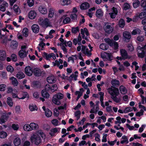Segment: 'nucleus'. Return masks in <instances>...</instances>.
<instances>
[{
  "label": "nucleus",
  "instance_id": "obj_1",
  "mask_svg": "<svg viewBox=\"0 0 146 146\" xmlns=\"http://www.w3.org/2000/svg\"><path fill=\"white\" fill-rule=\"evenodd\" d=\"M38 22L39 25L44 27H47L51 26L50 22L47 18L43 19L42 18H40Z\"/></svg>",
  "mask_w": 146,
  "mask_h": 146
},
{
  "label": "nucleus",
  "instance_id": "obj_2",
  "mask_svg": "<svg viewBox=\"0 0 146 146\" xmlns=\"http://www.w3.org/2000/svg\"><path fill=\"white\" fill-rule=\"evenodd\" d=\"M63 97V95L60 93L55 94L53 97L52 102L56 105H59L60 104V102L59 100L62 99Z\"/></svg>",
  "mask_w": 146,
  "mask_h": 146
},
{
  "label": "nucleus",
  "instance_id": "obj_3",
  "mask_svg": "<svg viewBox=\"0 0 146 146\" xmlns=\"http://www.w3.org/2000/svg\"><path fill=\"white\" fill-rule=\"evenodd\" d=\"M26 48L27 46L25 45L21 46V49L20 50L18 53L19 55L21 58H23L27 56L28 51H26Z\"/></svg>",
  "mask_w": 146,
  "mask_h": 146
},
{
  "label": "nucleus",
  "instance_id": "obj_4",
  "mask_svg": "<svg viewBox=\"0 0 146 146\" xmlns=\"http://www.w3.org/2000/svg\"><path fill=\"white\" fill-rule=\"evenodd\" d=\"M145 47H141L140 46H138L137 51V55L138 57L141 58L144 57L145 54Z\"/></svg>",
  "mask_w": 146,
  "mask_h": 146
},
{
  "label": "nucleus",
  "instance_id": "obj_5",
  "mask_svg": "<svg viewBox=\"0 0 146 146\" xmlns=\"http://www.w3.org/2000/svg\"><path fill=\"white\" fill-rule=\"evenodd\" d=\"M108 91L112 96H117L119 94L118 89L112 86L108 89Z\"/></svg>",
  "mask_w": 146,
  "mask_h": 146
},
{
  "label": "nucleus",
  "instance_id": "obj_6",
  "mask_svg": "<svg viewBox=\"0 0 146 146\" xmlns=\"http://www.w3.org/2000/svg\"><path fill=\"white\" fill-rule=\"evenodd\" d=\"M31 140L32 143H34L36 145H38L41 142L39 136L36 134H33L32 136Z\"/></svg>",
  "mask_w": 146,
  "mask_h": 146
},
{
  "label": "nucleus",
  "instance_id": "obj_7",
  "mask_svg": "<svg viewBox=\"0 0 146 146\" xmlns=\"http://www.w3.org/2000/svg\"><path fill=\"white\" fill-rule=\"evenodd\" d=\"M105 42L108 43L111 46H114L115 49H117L118 47V44L117 42L113 40H111L109 38H105L104 39Z\"/></svg>",
  "mask_w": 146,
  "mask_h": 146
},
{
  "label": "nucleus",
  "instance_id": "obj_8",
  "mask_svg": "<svg viewBox=\"0 0 146 146\" xmlns=\"http://www.w3.org/2000/svg\"><path fill=\"white\" fill-rule=\"evenodd\" d=\"M108 23H106L104 27V30L105 32L108 33H112L113 30V27L111 25H109Z\"/></svg>",
  "mask_w": 146,
  "mask_h": 146
},
{
  "label": "nucleus",
  "instance_id": "obj_9",
  "mask_svg": "<svg viewBox=\"0 0 146 146\" xmlns=\"http://www.w3.org/2000/svg\"><path fill=\"white\" fill-rule=\"evenodd\" d=\"M123 39L124 41L128 42L131 38V34L130 33L125 31L123 33Z\"/></svg>",
  "mask_w": 146,
  "mask_h": 146
},
{
  "label": "nucleus",
  "instance_id": "obj_10",
  "mask_svg": "<svg viewBox=\"0 0 146 146\" xmlns=\"http://www.w3.org/2000/svg\"><path fill=\"white\" fill-rule=\"evenodd\" d=\"M120 52L121 56L122 57V58H123V59L125 60L127 58L130 59L131 58V56H128L127 51L125 49H121L120 50Z\"/></svg>",
  "mask_w": 146,
  "mask_h": 146
},
{
  "label": "nucleus",
  "instance_id": "obj_11",
  "mask_svg": "<svg viewBox=\"0 0 146 146\" xmlns=\"http://www.w3.org/2000/svg\"><path fill=\"white\" fill-rule=\"evenodd\" d=\"M9 117V116L8 115V114H4L2 115L0 118L1 124L4 123L6 121Z\"/></svg>",
  "mask_w": 146,
  "mask_h": 146
},
{
  "label": "nucleus",
  "instance_id": "obj_12",
  "mask_svg": "<svg viewBox=\"0 0 146 146\" xmlns=\"http://www.w3.org/2000/svg\"><path fill=\"white\" fill-rule=\"evenodd\" d=\"M25 74L29 76H31L33 73V71L32 70L31 68L29 66L26 67L25 69Z\"/></svg>",
  "mask_w": 146,
  "mask_h": 146
},
{
  "label": "nucleus",
  "instance_id": "obj_13",
  "mask_svg": "<svg viewBox=\"0 0 146 146\" xmlns=\"http://www.w3.org/2000/svg\"><path fill=\"white\" fill-rule=\"evenodd\" d=\"M6 53L3 50H0V60L1 61L5 60L6 58Z\"/></svg>",
  "mask_w": 146,
  "mask_h": 146
},
{
  "label": "nucleus",
  "instance_id": "obj_14",
  "mask_svg": "<svg viewBox=\"0 0 146 146\" xmlns=\"http://www.w3.org/2000/svg\"><path fill=\"white\" fill-rule=\"evenodd\" d=\"M33 73L35 76L38 77L41 76L42 72L39 69L36 68L33 69Z\"/></svg>",
  "mask_w": 146,
  "mask_h": 146
},
{
  "label": "nucleus",
  "instance_id": "obj_15",
  "mask_svg": "<svg viewBox=\"0 0 146 146\" xmlns=\"http://www.w3.org/2000/svg\"><path fill=\"white\" fill-rule=\"evenodd\" d=\"M8 5L6 2H3V3L0 5V10L4 12L6 10V7L8 6Z\"/></svg>",
  "mask_w": 146,
  "mask_h": 146
},
{
  "label": "nucleus",
  "instance_id": "obj_16",
  "mask_svg": "<svg viewBox=\"0 0 146 146\" xmlns=\"http://www.w3.org/2000/svg\"><path fill=\"white\" fill-rule=\"evenodd\" d=\"M47 80L49 83L52 84L55 82L56 79L54 76H50L47 78Z\"/></svg>",
  "mask_w": 146,
  "mask_h": 146
},
{
  "label": "nucleus",
  "instance_id": "obj_17",
  "mask_svg": "<svg viewBox=\"0 0 146 146\" xmlns=\"http://www.w3.org/2000/svg\"><path fill=\"white\" fill-rule=\"evenodd\" d=\"M31 29L35 33H38L39 30V26L36 24L33 25L31 27Z\"/></svg>",
  "mask_w": 146,
  "mask_h": 146
},
{
  "label": "nucleus",
  "instance_id": "obj_18",
  "mask_svg": "<svg viewBox=\"0 0 146 146\" xmlns=\"http://www.w3.org/2000/svg\"><path fill=\"white\" fill-rule=\"evenodd\" d=\"M36 12L34 11H31L29 13V18L31 19H34L36 16Z\"/></svg>",
  "mask_w": 146,
  "mask_h": 146
},
{
  "label": "nucleus",
  "instance_id": "obj_19",
  "mask_svg": "<svg viewBox=\"0 0 146 146\" xmlns=\"http://www.w3.org/2000/svg\"><path fill=\"white\" fill-rule=\"evenodd\" d=\"M30 127H31V130H36L38 128V126L37 124L34 123H31L30 124Z\"/></svg>",
  "mask_w": 146,
  "mask_h": 146
},
{
  "label": "nucleus",
  "instance_id": "obj_20",
  "mask_svg": "<svg viewBox=\"0 0 146 146\" xmlns=\"http://www.w3.org/2000/svg\"><path fill=\"white\" fill-rule=\"evenodd\" d=\"M90 7L89 4L87 2H85L82 4L80 6V8L81 9H86Z\"/></svg>",
  "mask_w": 146,
  "mask_h": 146
},
{
  "label": "nucleus",
  "instance_id": "obj_21",
  "mask_svg": "<svg viewBox=\"0 0 146 146\" xmlns=\"http://www.w3.org/2000/svg\"><path fill=\"white\" fill-rule=\"evenodd\" d=\"M38 10L40 13L43 14H46L47 12L45 7L42 6H40L39 7Z\"/></svg>",
  "mask_w": 146,
  "mask_h": 146
},
{
  "label": "nucleus",
  "instance_id": "obj_22",
  "mask_svg": "<svg viewBox=\"0 0 146 146\" xmlns=\"http://www.w3.org/2000/svg\"><path fill=\"white\" fill-rule=\"evenodd\" d=\"M111 84L113 87H117L120 85V82L118 80L114 79L111 81Z\"/></svg>",
  "mask_w": 146,
  "mask_h": 146
},
{
  "label": "nucleus",
  "instance_id": "obj_23",
  "mask_svg": "<svg viewBox=\"0 0 146 146\" xmlns=\"http://www.w3.org/2000/svg\"><path fill=\"white\" fill-rule=\"evenodd\" d=\"M119 89L120 93L123 94H125L127 93V90L126 88L123 86H120Z\"/></svg>",
  "mask_w": 146,
  "mask_h": 146
},
{
  "label": "nucleus",
  "instance_id": "obj_24",
  "mask_svg": "<svg viewBox=\"0 0 146 146\" xmlns=\"http://www.w3.org/2000/svg\"><path fill=\"white\" fill-rule=\"evenodd\" d=\"M96 15L97 17H100L103 15V12L100 9L97 10Z\"/></svg>",
  "mask_w": 146,
  "mask_h": 146
},
{
  "label": "nucleus",
  "instance_id": "obj_25",
  "mask_svg": "<svg viewBox=\"0 0 146 146\" xmlns=\"http://www.w3.org/2000/svg\"><path fill=\"white\" fill-rule=\"evenodd\" d=\"M18 43L15 40H13L11 42V47L13 49H16L17 48Z\"/></svg>",
  "mask_w": 146,
  "mask_h": 146
},
{
  "label": "nucleus",
  "instance_id": "obj_26",
  "mask_svg": "<svg viewBox=\"0 0 146 146\" xmlns=\"http://www.w3.org/2000/svg\"><path fill=\"white\" fill-rule=\"evenodd\" d=\"M41 94L43 97L46 98H48L50 96L49 94L44 90H42L41 91Z\"/></svg>",
  "mask_w": 146,
  "mask_h": 146
},
{
  "label": "nucleus",
  "instance_id": "obj_27",
  "mask_svg": "<svg viewBox=\"0 0 146 146\" xmlns=\"http://www.w3.org/2000/svg\"><path fill=\"white\" fill-rule=\"evenodd\" d=\"M13 143L15 146H18L21 143L20 139L18 137H16L14 140Z\"/></svg>",
  "mask_w": 146,
  "mask_h": 146
},
{
  "label": "nucleus",
  "instance_id": "obj_28",
  "mask_svg": "<svg viewBox=\"0 0 146 146\" xmlns=\"http://www.w3.org/2000/svg\"><path fill=\"white\" fill-rule=\"evenodd\" d=\"M52 53H50L49 54H47L46 53L44 52L42 54V56L45 58V59L47 60H50V58L52 57Z\"/></svg>",
  "mask_w": 146,
  "mask_h": 146
},
{
  "label": "nucleus",
  "instance_id": "obj_29",
  "mask_svg": "<svg viewBox=\"0 0 146 146\" xmlns=\"http://www.w3.org/2000/svg\"><path fill=\"white\" fill-rule=\"evenodd\" d=\"M11 80L12 84L14 86H17L18 84V82L17 79L14 77H12L10 78Z\"/></svg>",
  "mask_w": 146,
  "mask_h": 146
},
{
  "label": "nucleus",
  "instance_id": "obj_30",
  "mask_svg": "<svg viewBox=\"0 0 146 146\" xmlns=\"http://www.w3.org/2000/svg\"><path fill=\"white\" fill-rule=\"evenodd\" d=\"M24 74L21 72H19L17 74V77L19 79H22L25 77Z\"/></svg>",
  "mask_w": 146,
  "mask_h": 146
},
{
  "label": "nucleus",
  "instance_id": "obj_31",
  "mask_svg": "<svg viewBox=\"0 0 146 146\" xmlns=\"http://www.w3.org/2000/svg\"><path fill=\"white\" fill-rule=\"evenodd\" d=\"M100 48L104 50H107L108 48V45L105 43H102L100 45Z\"/></svg>",
  "mask_w": 146,
  "mask_h": 146
},
{
  "label": "nucleus",
  "instance_id": "obj_32",
  "mask_svg": "<svg viewBox=\"0 0 146 146\" xmlns=\"http://www.w3.org/2000/svg\"><path fill=\"white\" fill-rule=\"evenodd\" d=\"M58 131V129L57 128H55L52 129L50 130V132L49 133V134L51 136H53L54 134L57 132Z\"/></svg>",
  "mask_w": 146,
  "mask_h": 146
},
{
  "label": "nucleus",
  "instance_id": "obj_33",
  "mask_svg": "<svg viewBox=\"0 0 146 146\" xmlns=\"http://www.w3.org/2000/svg\"><path fill=\"white\" fill-rule=\"evenodd\" d=\"M52 113L51 111L48 109L47 108L45 111V115L47 117H51L52 115Z\"/></svg>",
  "mask_w": 146,
  "mask_h": 146
},
{
  "label": "nucleus",
  "instance_id": "obj_34",
  "mask_svg": "<svg viewBox=\"0 0 146 146\" xmlns=\"http://www.w3.org/2000/svg\"><path fill=\"white\" fill-rule=\"evenodd\" d=\"M71 0H62L61 4L63 5H68L71 3Z\"/></svg>",
  "mask_w": 146,
  "mask_h": 146
},
{
  "label": "nucleus",
  "instance_id": "obj_35",
  "mask_svg": "<svg viewBox=\"0 0 146 146\" xmlns=\"http://www.w3.org/2000/svg\"><path fill=\"white\" fill-rule=\"evenodd\" d=\"M141 6L143 9V10L146 11V1H141Z\"/></svg>",
  "mask_w": 146,
  "mask_h": 146
},
{
  "label": "nucleus",
  "instance_id": "obj_36",
  "mask_svg": "<svg viewBox=\"0 0 146 146\" xmlns=\"http://www.w3.org/2000/svg\"><path fill=\"white\" fill-rule=\"evenodd\" d=\"M13 9L17 14H19L21 13L20 9L19 8L18 6L16 5H14L13 6Z\"/></svg>",
  "mask_w": 146,
  "mask_h": 146
},
{
  "label": "nucleus",
  "instance_id": "obj_37",
  "mask_svg": "<svg viewBox=\"0 0 146 146\" xmlns=\"http://www.w3.org/2000/svg\"><path fill=\"white\" fill-rule=\"evenodd\" d=\"M141 31L140 30L138 29H135L131 33L132 35H135L136 34H140Z\"/></svg>",
  "mask_w": 146,
  "mask_h": 146
},
{
  "label": "nucleus",
  "instance_id": "obj_38",
  "mask_svg": "<svg viewBox=\"0 0 146 146\" xmlns=\"http://www.w3.org/2000/svg\"><path fill=\"white\" fill-rule=\"evenodd\" d=\"M139 17L141 19H142L146 17V11H144L142 12L139 14Z\"/></svg>",
  "mask_w": 146,
  "mask_h": 146
},
{
  "label": "nucleus",
  "instance_id": "obj_39",
  "mask_svg": "<svg viewBox=\"0 0 146 146\" xmlns=\"http://www.w3.org/2000/svg\"><path fill=\"white\" fill-rule=\"evenodd\" d=\"M29 108L31 111L37 110V108L36 105H30L29 106Z\"/></svg>",
  "mask_w": 146,
  "mask_h": 146
},
{
  "label": "nucleus",
  "instance_id": "obj_40",
  "mask_svg": "<svg viewBox=\"0 0 146 146\" xmlns=\"http://www.w3.org/2000/svg\"><path fill=\"white\" fill-rule=\"evenodd\" d=\"M8 104L10 107H12L13 105V103L12 101V99L11 98L9 97L7 98V101Z\"/></svg>",
  "mask_w": 146,
  "mask_h": 146
},
{
  "label": "nucleus",
  "instance_id": "obj_41",
  "mask_svg": "<svg viewBox=\"0 0 146 146\" xmlns=\"http://www.w3.org/2000/svg\"><path fill=\"white\" fill-rule=\"evenodd\" d=\"M54 14V10L52 9H50L49 11L48 17L50 18L53 17Z\"/></svg>",
  "mask_w": 146,
  "mask_h": 146
},
{
  "label": "nucleus",
  "instance_id": "obj_42",
  "mask_svg": "<svg viewBox=\"0 0 146 146\" xmlns=\"http://www.w3.org/2000/svg\"><path fill=\"white\" fill-rule=\"evenodd\" d=\"M7 136V133L3 131L0 132V137L1 138H6Z\"/></svg>",
  "mask_w": 146,
  "mask_h": 146
},
{
  "label": "nucleus",
  "instance_id": "obj_43",
  "mask_svg": "<svg viewBox=\"0 0 146 146\" xmlns=\"http://www.w3.org/2000/svg\"><path fill=\"white\" fill-rule=\"evenodd\" d=\"M31 127H30V124H26L23 127V129L25 131H31Z\"/></svg>",
  "mask_w": 146,
  "mask_h": 146
},
{
  "label": "nucleus",
  "instance_id": "obj_44",
  "mask_svg": "<svg viewBox=\"0 0 146 146\" xmlns=\"http://www.w3.org/2000/svg\"><path fill=\"white\" fill-rule=\"evenodd\" d=\"M58 88L56 84L52 85V87H51L50 90L51 92H53L54 91L57 90Z\"/></svg>",
  "mask_w": 146,
  "mask_h": 146
},
{
  "label": "nucleus",
  "instance_id": "obj_45",
  "mask_svg": "<svg viewBox=\"0 0 146 146\" xmlns=\"http://www.w3.org/2000/svg\"><path fill=\"white\" fill-rule=\"evenodd\" d=\"M140 3L138 0H135V2L133 3V7L134 8H137L139 5Z\"/></svg>",
  "mask_w": 146,
  "mask_h": 146
},
{
  "label": "nucleus",
  "instance_id": "obj_46",
  "mask_svg": "<svg viewBox=\"0 0 146 146\" xmlns=\"http://www.w3.org/2000/svg\"><path fill=\"white\" fill-rule=\"evenodd\" d=\"M28 29L26 28H24L23 31V33L24 36L25 37L27 36L28 35Z\"/></svg>",
  "mask_w": 146,
  "mask_h": 146
},
{
  "label": "nucleus",
  "instance_id": "obj_47",
  "mask_svg": "<svg viewBox=\"0 0 146 146\" xmlns=\"http://www.w3.org/2000/svg\"><path fill=\"white\" fill-rule=\"evenodd\" d=\"M123 10H126L130 8V6L129 4L127 3H125L123 5Z\"/></svg>",
  "mask_w": 146,
  "mask_h": 146
},
{
  "label": "nucleus",
  "instance_id": "obj_48",
  "mask_svg": "<svg viewBox=\"0 0 146 146\" xmlns=\"http://www.w3.org/2000/svg\"><path fill=\"white\" fill-rule=\"evenodd\" d=\"M7 70L9 72L11 73L13 72L14 70L13 68L11 65H8L7 66Z\"/></svg>",
  "mask_w": 146,
  "mask_h": 146
},
{
  "label": "nucleus",
  "instance_id": "obj_49",
  "mask_svg": "<svg viewBox=\"0 0 146 146\" xmlns=\"http://www.w3.org/2000/svg\"><path fill=\"white\" fill-rule=\"evenodd\" d=\"M75 116L77 117V120H78L80 117L81 112L80 111H76L75 113Z\"/></svg>",
  "mask_w": 146,
  "mask_h": 146
},
{
  "label": "nucleus",
  "instance_id": "obj_50",
  "mask_svg": "<svg viewBox=\"0 0 146 146\" xmlns=\"http://www.w3.org/2000/svg\"><path fill=\"white\" fill-rule=\"evenodd\" d=\"M70 17L73 21L77 20V15L75 14H71L70 15Z\"/></svg>",
  "mask_w": 146,
  "mask_h": 146
},
{
  "label": "nucleus",
  "instance_id": "obj_51",
  "mask_svg": "<svg viewBox=\"0 0 146 146\" xmlns=\"http://www.w3.org/2000/svg\"><path fill=\"white\" fill-rule=\"evenodd\" d=\"M116 96H112L111 97V98L114 102L116 103H118L120 102V98L117 97Z\"/></svg>",
  "mask_w": 146,
  "mask_h": 146
},
{
  "label": "nucleus",
  "instance_id": "obj_52",
  "mask_svg": "<svg viewBox=\"0 0 146 146\" xmlns=\"http://www.w3.org/2000/svg\"><path fill=\"white\" fill-rule=\"evenodd\" d=\"M132 109L130 107H128L125 108L124 111V113H126L132 111Z\"/></svg>",
  "mask_w": 146,
  "mask_h": 146
},
{
  "label": "nucleus",
  "instance_id": "obj_53",
  "mask_svg": "<svg viewBox=\"0 0 146 146\" xmlns=\"http://www.w3.org/2000/svg\"><path fill=\"white\" fill-rule=\"evenodd\" d=\"M23 96L21 98H19V99H23L27 97L28 98L29 96L28 93L25 92H23L22 93Z\"/></svg>",
  "mask_w": 146,
  "mask_h": 146
},
{
  "label": "nucleus",
  "instance_id": "obj_54",
  "mask_svg": "<svg viewBox=\"0 0 146 146\" xmlns=\"http://www.w3.org/2000/svg\"><path fill=\"white\" fill-rule=\"evenodd\" d=\"M119 25L121 27H123L125 25V21L123 19H121L119 22Z\"/></svg>",
  "mask_w": 146,
  "mask_h": 146
},
{
  "label": "nucleus",
  "instance_id": "obj_55",
  "mask_svg": "<svg viewBox=\"0 0 146 146\" xmlns=\"http://www.w3.org/2000/svg\"><path fill=\"white\" fill-rule=\"evenodd\" d=\"M27 3L30 7L33 6L34 4L33 0H27Z\"/></svg>",
  "mask_w": 146,
  "mask_h": 146
},
{
  "label": "nucleus",
  "instance_id": "obj_56",
  "mask_svg": "<svg viewBox=\"0 0 146 146\" xmlns=\"http://www.w3.org/2000/svg\"><path fill=\"white\" fill-rule=\"evenodd\" d=\"M72 33L75 34L77 32L79 31V27H73L72 28Z\"/></svg>",
  "mask_w": 146,
  "mask_h": 146
},
{
  "label": "nucleus",
  "instance_id": "obj_57",
  "mask_svg": "<svg viewBox=\"0 0 146 146\" xmlns=\"http://www.w3.org/2000/svg\"><path fill=\"white\" fill-rule=\"evenodd\" d=\"M91 50H90L89 51L88 49L87 48L84 53L85 54H87L88 56H89L91 55L92 54L90 52Z\"/></svg>",
  "mask_w": 146,
  "mask_h": 146
},
{
  "label": "nucleus",
  "instance_id": "obj_58",
  "mask_svg": "<svg viewBox=\"0 0 146 146\" xmlns=\"http://www.w3.org/2000/svg\"><path fill=\"white\" fill-rule=\"evenodd\" d=\"M51 89V86L48 84H46L45 86V89L44 90L46 91H48L50 90Z\"/></svg>",
  "mask_w": 146,
  "mask_h": 146
},
{
  "label": "nucleus",
  "instance_id": "obj_59",
  "mask_svg": "<svg viewBox=\"0 0 146 146\" xmlns=\"http://www.w3.org/2000/svg\"><path fill=\"white\" fill-rule=\"evenodd\" d=\"M33 84L34 87L35 88L38 87V86L40 85L39 82L37 81L33 82Z\"/></svg>",
  "mask_w": 146,
  "mask_h": 146
},
{
  "label": "nucleus",
  "instance_id": "obj_60",
  "mask_svg": "<svg viewBox=\"0 0 146 146\" xmlns=\"http://www.w3.org/2000/svg\"><path fill=\"white\" fill-rule=\"evenodd\" d=\"M70 21V18L68 17L66 18L63 21V23L64 24L69 23Z\"/></svg>",
  "mask_w": 146,
  "mask_h": 146
},
{
  "label": "nucleus",
  "instance_id": "obj_61",
  "mask_svg": "<svg viewBox=\"0 0 146 146\" xmlns=\"http://www.w3.org/2000/svg\"><path fill=\"white\" fill-rule=\"evenodd\" d=\"M11 59L14 62H16L17 60V56L15 54H12L11 57Z\"/></svg>",
  "mask_w": 146,
  "mask_h": 146
},
{
  "label": "nucleus",
  "instance_id": "obj_62",
  "mask_svg": "<svg viewBox=\"0 0 146 146\" xmlns=\"http://www.w3.org/2000/svg\"><path fill=\"white\" fill-rule=\"evenodd\" d=\"M6 86L4 84H1L0 85V91H3L5 90Z\"/></svg>",
  "mask_w": 146,
  "mask_h": 146
},
{
  "label": "nucleus",
  "instance_id": "obj_63",
  "mask_svg": "<svg viewBox=\"0 0 146 146\" xmlns=\"http://www.w3.org/2000/svg\"><path fill=\"white\" fill-rule=\"evenodd\" d=\"M52 123L53 125L56 126L58 124V121L56 119H54L52 120Z\"/></svg>",
  "mask_w": 146,
  "mask_h": 146
},
{
  "label": "nucleus",
  "instance_id": "obj_64",
  "mask_svg": "<svg viewBox=\"0 0 146 146\" xmlns=\"http://www.w3.org/2000/svg\"><path fill=\"white\" fill-rule=\"evenodd\" d=\"M127 48H128V50L130 51H132L133 50H134V48L133 47V46L131 44H128L127 45Z\"/></svg>",
  "mask_w": 146,
  "mask_h": 146
}]
</instances>
